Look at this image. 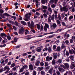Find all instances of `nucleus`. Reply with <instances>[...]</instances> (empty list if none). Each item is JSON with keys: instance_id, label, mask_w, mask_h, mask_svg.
I'll return each mask as SVG.
<instances>
[{"instance_id": "obj_1", "label": "nucleus", "mask_w": 75, "mask_h": 75, "mask_svg": "<svg viewBox=\"0 0 75 75\" xmlns=\"http://www.w3.org/2000/svg\"><path fill=\"white\" fill-rule=\"evenodd\" d=\"M6 70H7L6 71ZM9 70H10V68H9V67L7 66H6L4 69L2 68L0 69V73L2 72L3 71H6L4 73L8 74Z\"/></svg>"}, {"instance_id": "obj_2", "label": "nucleus", "mask_w": 75, "mask_h": 75, "mask_svg": "<svg viewBox=\"0 0 75 75\" xmlns=\"http://www.w3.org/2000/svg\"><path fill=\"white\" fill-rule=\"evenodd\" d=\"M64 65L63 64H60V66L61 67L63 68L64 69H68L69 67V64L67 63H65L64 64Z\"/></svg>"}, {"instance_id": "obj_3", "label": "nucleus", "mask_w": 75, "mask_h": 75, "mask_svg": "<svg viewBox=\"0 0 75 75\" xmlns=\"http://www.w3.org/2000/svg\"><path fill=\"white\" fill-rule=\"evenodd\" d=\"M57 24L55 23H52V25L51 26V28L52 30H54V29H55L56 28V27H57Z\"/></svg>"}, {"instance_id": "obj_4", "label": "nucleus", "mask_w": 75, "mask_h": 75, "mask_svg": "<svg viewBox=\"0 0 75 75\" xmlns=\"http://www.w3.org/2000/svg\"><path fill=\"white\" fill-rule=\"evenodd\" d=\"M24 31V28H21V29H19L18 33L19 34H23Z\"/></svg>"}, {"instance_id": "obj_5", "label": "nucleus", "mask_w": 75, "mask_h": 75, "mask_svg": "<svg viewBox=\"0 0 75 75\" xmlns=\"http://www.w3.org/2000/svg\"><path fill=\"white\" fill-rule=\"evenodd\" d=\"M34 22H33V21H32L31 22L30 24L29 27H30V28L31 29H33L34 28Z\"/></svg>"}, {"instance_id": "obj_6", "label": "nucleus", "mask_w": 75, "mask_h": 75, "mask_svg": "<svg viewBox=\"0 0 75 75\" xmlns=\"http://www.w3.org/2000/svg\"><path fill=\"white\" fill-rule=\"evenodd\" d=\"M40 61L39 60H37L36 61V62L35 63V66H39V65H40Z\"/></svg>"}, {"instance_id": "obj_7", "label": "nucleus", "mask_w": 75, "mask_h": 75, "mask_svg": "<svg viewBox=\"0 0 75 75\" xmlns=\"http://www.w3.org/2000/svg\"><path fill=\"white\" fill-rule=\"evenodd\" d=\"M58 69L59 71L60 72H61V73H62V72H64V71H65L64 69L61 67H59L58 68Z\"/></svg>"}, {"instance_id": "obj_8", "label": "nucleus", "mask_w": 75, "mask_h": 75, "mask_svg": "<svg viewBox=\"0 0 75 75\" xmlns=\"http://www.w3.org/2000/svg\"><path fill=\"white\" fill-rule=\"evenodd\" d=\"M54 69V68H52L51 69H50L48 71V73L49 74H51V75H52V74L53 73V72L52 71H53Z\"/></svg>"}, {"instance_id": "obj_9", "label": "nucleus", "mask_w": 75, "mask_h": 75, "mask_svg": "<svg viewBox=\"0 0 75 75\" xmlns=\"http://www.w3.org/2000/svg\"><path fill=\"white\" fill-rule=\"evenodd\" d=\"M63 10L65 12H67L68 10V9L67 8L66 6H64L63 7Z\"/></svg>"}, {"instance_id": "obj_10", "label": "nucleus", "mask_w": 75, "mask_h": 75, "mask_svg": "<svg viewBox=\"0 0 75 75\" xmlns=\"http://www.w3.org/2000/svg\"><path fill=\"white\" fill-rule=\"evenodd\" d=\"M29 69H30L31 71H33L34 69L33 68V66L32 64H30L29 65Z\"/></svg>"}, {"instance_id": "obj_11", "label": "nucleus", "mask_w": 75, "mask_h": 75, "mask_svg": "<svg viewBox=\"0 0 75 75\" xmlns=\"http://www.w3.org/2000/svg\"><path fill=\"white\" fill-rule=\"evenodd\" d=\"M36 49H38L36 50V51L39 52H40L41 51V50H42V49L41 48H40V47H37L36 48Z\"/></svg>"}, {"instance_id": "obj_12", "label": "nucleus", "mask_w": 75, "mask_h": 75, "mask_svg": "<svg viewBox=\"0 0 75 75\" xmlns=\"http://www.w3.org/2000/svg\"><path fill=\"white\" fill-rule=\"evenodd\" d=\"M69 52L70 54H75V51L74 50L73 51L69 50Z\"/></svg>"}, {"instance_id": "obj_13", "label": "nucleus", "mask_w": 75, "mask_h": 75, "mask_svg": "<svg viewBox=\"0 0 75 75\" xmlns=\"http://www.w3.org/2000/svg\"><path fill=\"white\" fill-rule=\"evenodd\" d=\"M57 53H54L53 54V57L54 59H56L57 58Z\"/></svg>"}, {"instance_id": "obj_14", "label": "nucleus", "mask_w": 75, "mask_h": 75, "mask_svg": "<svg viewBox=\"0 0 75 75\" xmlns=\"http://www.w3.org/2000/svg\"><path fill=\"white\" fill-rule=\"evenodd\" d=\"M51 15L49 16V17L48 18V23H51Z\"/></svg>"}, {"instance_id": "obj_15", "label": "nucleus", "mask_w": 75, "mask_h": 75, "mask_svg": "<svg viewBox=\"0 0 75 75\" xmlns=\"http://www.w3.org/2000/svg\"><path fill=\"white\" fill-rule=\"evenodd\" d=\"M46 61H48V62H50V56H47L46 57Z\"/></svg>"}, {"instance_id": "obj_16", "label": "nucleus", "mask_w": 75, "mask_h": 75, "mask_svg": "<svg viewBox=\"0 0 75 75\" xmlns=\"http://www.w3.org/2000/svg\"><path fill=\"white\" fill-rule=\"evenodd\" d=\"M57 63H58L59 64H60L62 63V59H59L57 62Z\"/></svg>"}, {"instance_id": "obj_17", "label": "nucleus", "mask_w": 75, "mask_h": 75, "mask_svg": "<svg viewBox=\"0 0 75 75\" xmlns=\"http://www.w3.org/2000/svg\"><path fill=\"white\" fill-rule=\"evenodd\" d=\"M61 49H64V48H66V46L64 45V44H62V45L61 46Z\"/></svg>"}, {"instance_id": "obj_18", "label": "nucleus", "mask_w": 75, "mask_h": 75, "mask_svg": "<svg viewBox=\"0 0 75 75\" xmlns=\"http://www.w3.org/2000/svg\"><path fill=\"white\" fill-rule=\"evenodd\" d=\"M22 68L23 69H26L28 68V66H27V65H25L22 67Z\"/></svg>"}, {"instance_id": "obj_19", "label": "nucleus", "mask_w": 75, "mask_h": 75, "mask_svg": "<svg viewBox=\"0 0 75 75\" xmlns=\"http://www.w3.org/2000/svg\"><path fill=\"white\" fill-rule=\"evenodd\" d=\"M35 58V56H33L32 58H31L30 59V61H33Z\"/></svg>"}, {"instance_id": "obj_20", "label": "nucleus", "mask_w": 75, "mask_h": 75, "mask_svg": "<svg viewBox=\"0 0 75 75\" xmlns=\"http://www.w3.org/2000/svg\"><path fill=\"white\" fill-rule=\"evenodd\" d=\"M74 55H71V56H70L69 58H70L71 59V60H72V61H74Z\"/></svg>"}, {"instance_id": "obj_21", "label": "nucleus", "mask_w": 75, "mask_h": 75, "mask_svg": "<svg viewBox=\"0 0 75 75\" xmlns=\"http://www.w3.org/2000/svg\"><path fill=\"white\" fill-rule=\"evenodd\" d=\"M35 1L36 3V6L38 8V3H39L40 2H38V0H35Z\"/></svg>"}, {"instance_id": "obj_22", "label": "nucleus", "mask_w": 75, "mask_h": 75, "mask_svg": "<svg viewBox=\"0 0 75 75\" xmlns=\"http://www.w3.org/2000/svg\"><path fill=\"white\" fill-rule=\"evenodd\" d=\"M44 65V63L42 62H41L40 64V67H43Z\"/></svg>"}, {"instance_id": "obj_23", "label": "nucleus", "mask_w": 75, "mask_h": 75, "mask_svg": "<svg viewBox=\"0 0 75 75\" xmlns=\"http://www.w3.org/2000/svg\"><path fill=\"white\" fill-rule=\"evenodd\" d=\"M25 17L26 18L30 19V16L28 14V13L25 15Z\"/></svg>"}, {"instance_id": "obj_24", "label": "nucleus", "mask_w": 75, "mask_h": 75, "mask_svg": "<svg viewBox=\"0 0 75 75\" xmlns=\"http://www.w3.org/2000/svg\"><path fill=\"white\" fill-rule=\"evenodd\" d=\"M56 61L55 60V59H53L52 62V65H55L56 63Z\"/></svg>"}, {"instance_id": "obj_25", "label": "nucleus", "mask_w": 75, "mask_h": 75, "mask_svg": "<svg viewBox=\"0 0 75 75\" xmlns=\"http://www.w3.org/2000/svg\"><path fill=\"white\" fill-rule=\"evenodd\" d=\"M51 19L52 20L54 21L55 19V15L53 14L51 17Z\"/></svg>"}, {"instance_id": "obj_26", "label": "nucleus", "mask_w": 75, "mask_h": 75, "mask_svg": "<svg viewBox=\"0 0 75 75\" xmlns=\"http://www.w3.org/2000/svg\"><path fill=\"white\" fill-rule=\"evenodd\" d=\"M41 75H45V72L43 70L41 71L40 72Z\"/></svg>"}, {"instance_id": "obj_27", "label": "nucleus", "mask_w": 75, "mask_h": 75, "mask_svg": "<svg viewBox=\"0 0 75 75\" xmlns=\"http://www.w3.org/2000/svg\"><path fill=\"white\" fill-rule=\"evenodd\" d=\"M36 25L38 30H40V25H39V24H36Z\"/></svg>"}, {"instance_id": "obj_28", "label": "nucleus", "mask_w": 75, "mask_h": 75, "mask_svg": "<svg viewBox=\"0 0 75 75\" xmlns=\"http://www.w3.org/2000/svg\"><path fill=\"white\" fill-rule=\"evenodd\" d=\"M1 36L2 38H3L4 37L3 36H5V37H7V35L5 34V33H1Z\"/></svg>"}, {"instance_id": "obj_29", "label": "nucleus", "mask_w": 75, "mask_h": 75, "mask_svg": "<svg viewBox=\"0 0 75 75\" xmlns=\"http://www.w3.org/2000/svg\"><path fill=\"white\" fill-rule=\"evenodd\" d=\"M42 7L43 9L44 10H47V7L46 6H44V5L42 6Z\"/></svg>"}, {"instance_id": "obj_30", "label": "nucleus", "mask_w": 75, "mask_h": 75, "mask_svg": "<svg viewBox=\"0 0 75 75\" xmlns=\"http://www.w3.org/2000/svg\"><path fill=\"white\" fill-rule=\"evenodd\" d=\"M48 65H49V63L48 62H46L45 63V67H47Z\"/></svg>"}, {"instance_id": "obj_31", "label": "nucleus", "mask_w": 75, "mask_h": 75, "mask_svg": "<svg viewBox=\"0 0 75 75\" xmlns=\"http://www.w3.org/2000/svg\"><path fill=\"white\" fill-rule=\"evenodd\" d=\"M21 23L22 24H23V25H26V23L24 21H21Z\"/></svg>"}, {"instance_id": "obj_32", "label": "nucleus", "mask_w": 75, "mask_h": 75, "mask_svg": "<svg viewBox=\"0 0 75 75\" xmlns=\"http://www.w3.org/2000/svg\"><path fill=\"white\" fill-rule=\"evenodd\" d=\"M47 1L46 0H42L41 1V3H42V4H45Z\"/></svg>"}, {"instance_id": "obj_33", "label": "nucleus", "mask_w": 75, "mask_h": 75, "mask_svg": "<svg viewBox=\"0 0 75 75\" xmlns=\"http://www.w3.org/2000/svg\"><path fill=\"white\" fill-rule=\"evenodd\" d=\"M57 51H60L61 47H60L58 46L57 47Z\"/></svg>"}, {"instance_id": "obj_34", "label": "nucleus", "mask_w": 75, "mask_h": 75, "mask_svg": "<svg viewBox=\"0 0 75 75\" xmlns=\"http://www.w3.org/2000/svg\"><path fill=\"white\" fill-rule=\"evenodd\" d=\"M54 32H50L49 33H45L44 34V35H47V34H53Z\"/></svg>"}, {"instance_id": "obj_35", "label": "nucleus", "mask_w": 75, "mask_h": 75, "mask_svg": "<svg viewBox=\"0 0 75 75\" xmlns=\"http://www.w3.org/2000/svg\"><path fill=\"white\" fill-rule=\"evenodd\" d=\"M24 69L23 67H22L20 70L19 72H23V71H24Z\"/></svg>"}, {"instance_id": "obj_36", "label": "nucleus", "mask_w": 75, "mask_h": 75, "mask_svg": "<svg viewBox=\"0 0 75 75\" xmlns=\"http://www.w3.org/2000/svg\"><path fill=\"white\" fill-rule=\"evenodd\" d=\"M48 9V10L50 12V13H52V10L51 9V8L50 7H49Z\"/></svg>"}, {"instance_id": "obj_37", "label": "nucleus", "mask_w": 75, "mask_h": 75, "mask_svg": "<svg viewBox=\"0 0 75 75\" xmlns=\"http://www.w3.org/2000/svg\"><path fill=\"white\" fill-rule=\"evenodd\" d=\"M45 27L47 28H49V25H48V24L45 23Z\"/></svg>"}, {"instance_id": "obj_38", "label": "nucleus", "mask_w": 75, "mask_h": 75, "mask_svg": "<svg viewBox=\"0 0 75 75\" xmlns=\"http://www.w3.org/2000/svg\"><path fill=\"white\" fill-rule=\"evenodd\" d=\"M5 16V15L4 13V14H1V16L2 17V18H5V17H4Z\"/></svg>"}, {"instance_id": "obj_39", "label": "nucleus", "mask_w": 75, "mask_h": 75, "mask_svg": "<svg viewBox=\"0 0 75 75\" xmlns=\"http://www.w3.org/2000/svg\"><path fill=\"white\" fill-rule=\"evenodd\" d=\"M54 3V0H51L50 1V4H53Z\"/></svg>"}, {"instance_id": "obj_40", "label": "nucleus", "mask_w": 75, "mask_h": 75, "mask_svg": "<svg viewBox=\"0 0 75 75\" xmlns=\"http://www.w3.org/2000/svg\"><path fill=\"white\" fill-rule=\"evenodd\" d=\"M37 74V72L35 71V70H33V75H36Z\"/></svg>"}, {"instance_id": "obj_41", "label": "nucleus", "mask_w": 75, "mask_h": 75, "mask_svg": "<svg viewBox=\"0 0 75 75\" xmlns=\"http://www.w3.org/2000/svg\"><path fill=\"white\" fill-rule=\"evenodd\" d=\"M38 69H39L40 71H42V69H44V67H38Z\"/></svg>"}, {"instance_id": "obj_42", "label": "nucleus", "mask_w": 75, "mask_h": 75, "mask_svg": "<svg viewBox=\"0 0 75 75\" xmlns=\"http://www.w3.org/2000/svg\"><path fill=\"white\" fill-rule=\"evenodd\" d=\"M52 51V50L51 49V47H48V52H51Z\"/></svg>"}, {"instance_id": "obj_43", "label": "nucleus", "mask_w": 75, "mask_h": 75, "mask_svg": "<svg viewBox=\"0 0 75 75\" xmlns=\"http://www.w3.org/2000/svg\"><path fill=\"white\" fill-rule=\"evenodd\" d=\"M55 6V4H53L51 5V7L52 8H55V6Z\"/></svg>"}, {"instance_id": "obj_44", "label": "nucleus", "mask_w": 75, "mask_h": 75, "mask_svg": "<svg viewBox=\"0 0 75 75\" xmlns=\"http://www.w3.org/2000/svg\"><path fill=\"white\" fill-rule=\"evenodd\" d=\"M70 68L71 69H73L74 67L73 64H71L70 66Z\"/></svg>"}, {"instance_id": "obj_45", "label": "nucleus", "mask_w": 75, "mask_h": 75, "mask_svg": "<svg viewBox=\"0 0 75 75\" xmlns=\"http://www.w3.org/2000/svg\"><path fill=\"white\" fill-rule=\"evenodd\" d=\"M54 37V35H53L48 36V38H53Z\"/></svg>"}, {"instance_id": "obj_46", "label": "nucleus", "mask_w": 75, "mask_h": 75, "mask_svg": "<svg viewBox=\"0 0 75 75\" xmlns=\"http://www.w3.org/2000/svg\"><path fill=\"white\" fill-rule=\"evenodd\" d=\"M15 24L16 26H18V23L17 21H15Z\"/></svg>"}, {"instance_id": "obj_47", "label": "nucleus", "mask_w": 75, "mask_h": 75, "mask_svg": "<svg viewBox=\"0 0 75 75\" xmlns=\"http://www.w3.org/2000/svg\"><path fill=\"white\" fill-rule=\"evenodd\" d=\"M11 18H14V21H15V20H16V16H11Z\"/></svg>"}, {"instance_id": "obj_48", "label": "nucleus", "mask_w": 75, "mask_h": 75, "mask_svg": "<svg viewBox=\"0 0 75 75\" xmlns=\"http://www.w3.org/2000/svg\"><path fill=\"white\" fill-rule=\"evenodd\" d=\"M7 38L8 40H11V36L8 35L7 36Z\"/></svg>"}, {"instance_id": "obj_49", "label": "nucleus", "mask_w": 75, "mask_h": 75, "mask_svg": "<svg viewBox=\"0 0 75 75\" xmlns=\"http://www.w3.org/2000/svg\"><path fill=\"white\" fill-rule=\"evenodd\" d=\"M6 25H7L8 27H9L10 28H11V25L9 24H6Z\"/></svg>"}, {"instance_id": "obj_50", "label": "nucleus", "mask_w": 75, "mask_h": 75, "mask_svg": "<svg viewBox=\"0 0 75 75\" xmlns=\"http://www.w3.org/2000/svg\"><path fill=\"white\" fill-rule=\"evenodd\" d=\"M74 18L73 16H70L69 18V20H72Z\"/></svg>"}, {"instance_id": "obj_51", "label": "nucleus", "mask_w": 75, "mask_h": 75, "mask_svg": "<svg viewBox=\"0 0 75 75\" xmlns=\"http://www.w3.org/2000/svg\"><path fill=\"white\" fill-rule=\"evenodd\" d=\"M58 1V0H54V2L55 4H57Z\"/></svg>"}, {"instance_id": "obj_52", "label": "nucleus", "mask_w": 75, "mask_h": 75, "mask_svg": "<svg viewBox=\"0 0 75 75\" xmlns=\"http://www.w3.org/2000/svg\"><path fill=\"white\" fill-rule=\"evenodd\" d=\"M57 23L58 24H61V22H60V21H59V20H57Z\"/></svg>"}, {"instance_id": "obj_53", "label": "nucleus", "mask_w": 75, "mask_h": 75, "mask_svg": "<svg viewBox=\"0 0 75 75\" xmlns=\"http://www.w3.org/2000/svg\"><path fill=\"white\" fill-rule=\"evenodd\" d=\"M57 48V47H56V45H54L53 46V49L54 50H55Z\"/></svg>"}, {"instance_id": "obj_54", "label": "nucleus", "mask_w": 75, "mask_h": 75, "mask_svg": "<svg viewBox=\"0 0 75 75\" xmlns=\"http://www.w3.org/2000/svg\"><path fill=\"white\" fill-rule=\"evenodd\" d=\"M15 66V63H13L11 65V67H14Z\"/></svg>"}, {"instance_id": "obj_55", "label": "nucleus", "mask_w": 75, "mask_h": 75, "mask_svg": "<svg viewBox=\"0 0 75 75\" xmlns=\"http://www.w3.org/2000/svg\"><path fill=\"white\" fill-rule=\"evenodd\" d=\"M66 50H67V49L65 48L63 52L64 55H65V51Z\"/></svg>"}, {"instance_id": "obj_56", "label": "nucleus", "mask_w": 75, "mask_h": 75, "mask_svg": "<svg viewBox=\"0 0 75 75\" xmlns=\"http://www.w3.org/2000/svg\"><path fill=\"white\" fill-rule=\"evenodd\" d=\"M61 30H62L61 29H59L57 30L56 32L57 33H59V32H60Z\"/></svg>"}, {"instance_id": "obj_57", "label": "nucleus", "mask_w": 75, "mask_h": 75, "mask_svg": "<svg viewBox=\"0 0 75 75\" xmlns=\"http://www.w3.org/2000/svg\"><path fill=\"white\" fill-rule=\"evenodd\" d=\"M8 22L10 23H11V24H13V23H14V22L13 21H12L11 20H9Z\"/></svg>"}, {"instance_id": "obj_58", "label": "nucleus", "mask_w": 75, "mask_h": 75, "mask_svg": "<svg viewBox=\"0 0 75 75\" xmlns=\"http://www.w3.org/2000/svg\"><path fill=\"white\" fill-rule=\"evenodd\" d=\"M51 41V40H46L45 43H47V42H50V41Z\"/></svg>"}, {"instance_id": "obj_59", "label": "nucleus", "mask_w": 75, "mask_h": 75, "mask_svg": "<svg viewBox=\"0 0 75 75\" xmlns=\"http://www.w3.org/2000/svg\"><path fill=\"white\" fill-rule=\"evenodd\" d=\"M14 41L15 42H17V38H15L14 39Z\"/></svg>"}, {"instance_id": "obj_60", "label": "nucleus", "mask_w": 75, "mask_h": 75, "mask_svg": "<svg viewBox=\"0 0 75 75\" xmlns=\"http://www.w3.org/2000/svg\"><path fill=\"white\" fill-rule=\"evenodd\" d=\"M43 16L44 17H46V18H47V15L46 13H44L43 14Z\"/></svg>"}, {"instance_id": "obj_61", "label": "nucleus", "mask_w": 75, "mask_h": 75, "mask_svg": "<svg viewBox=\"0 0 75 75\" xmlns=\"http://www.w3.org/2000/svg\"><path fill=\"white\" fill-rule=\"evenodd\" d=\"M44 29L45 31H47V28L45 26L44 27Z\"/></svg>"}, {"instance_id": "obj_62", "label": "nucleus", "mask_w": 75, "mask_h": 75, "mask_svg": "<svg viewBox=\"0 0 75 75\" xmlns=\"http://www.w3.org/2000/svg\"><path fill=\"white\" fill-rule=\"evenodd\" d=\"M30 73L28 72H26L25 73V75H29Z\"/></svg>"}, {"instance_id": "obj_63", "label": "nucleus", "mask_w": 75, "mask_h": 75, "mask_svg": "<svg viewBox=\"0 0 75 75\" xmlns=\"http://www.w3.org/2000/svg\"><path fill=\"white\" fill-rule=\"evenodd\" d=\"M36 14L37 16H40V13L38 12H36Z\"/></svg>"}, {"instance_id": "obj_64", "label": "nucleus", "mask_w": 75, "mask_h": 75, "mask_svg": "<svg viewBox=\"0 0 75 75\" xmlns=\"http://www.w3.org/2000/svg\"><path fill=\"white\" fill-rule=\"evenodd\" d=\"M56 73L58 75H60V72L58 71H57L56 72Z\"/></svg>"}]
</instances>
